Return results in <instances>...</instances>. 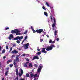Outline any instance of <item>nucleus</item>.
Segmentation results:
<instances>
[{
  "instance_id": "c03bdc74",
  "label": "nucleus",
  "mask_w": 80,
  "mask_h": 80,
  "mask_svg": "<svg viewBox=\"0 0 80 80\" xmlns=\"http://www.w3.org/2000/svg\"><path fill=\"white\" fill-rule=\"evenodd\" d=\"M56 40L57 42H58V41H59V38H57L56 39Z\"/></svg>"
},
{
  "instance_id": "ddd939ff",
  "label": "nucleus",
  "mask_w": 80,
  "mask_h": 80,
  "mask_svg": "<svg viewBox=\"0 0 80 80\" xmlns=\"http://www.w3.org/2000/svg\"><path fill=\"white\" fill-rule=\"evenodd\" d=\"M12 53L14 54L15 53L17 54V53H18V51H16V50H14L13 51H12Z\"/></svg>"
},
{
  "instance_id": "052dcab7",
  "label": "nucleus",
  "mask_w": 80,
  "mask_h": 80,
  "mask_svg": "<svg viewBox=\"0 0 80 80\" xmlns=\"http://www.w3.org/2000/svg\"><path fill=\"white\" fill-rule=\"evenodd\" d=\"M30 73H31V74H32V72H30Z\"/></svg>"
},
{
  "instance_id": "13d9d810",
  "label": "nucleus",
  "mask_w": 80,
  "mask_h": 80,
  "mask_svg": "<svg viewBox=\"0 0 80 80\" xmlns=\"http://www.w3.org/2000/svg\"><path fill=\"white\" fill-rule=\"evenodd\" d=\"M53 30H55V28H53Z\"/></svg>"
},
{
  "instance_id": "5701e85b",
  "label": "nucleus",
  "mask_w": 80,
  "mask_h": 80,
  "mask_svg": "<svg viewBox=\"0 0 80 80\" xmlns=\"http://www.w3.org/2000/svg\"><path fill=\"white\" fill-rule=\"evenodd\" d=\"M21 70V73L22 74H23V71L22 69H20Z\"/></svg>"
},
{
  "instance_id": "de8ad7c7",
  "label": "nucleus",
  "mask_w": 80,
  "mask_h": 80,
  "mask_svg": "<svg viewBox=\"0 0 80 80\" xmlns=\"http://www.w3.org/2000/svg\"><path fill=\"white\" fill-rule=\"evenodd\" d=\"M6 58V56H4V57H3V59H5V58Z\"/></svg>"
},
{
  "instance_id": "2f4dec72",
  "label": "nucleus",
  "mask_w": 80,
  "mask_h": 80,
  "mask_svg": "<svg viewBox=\"0 0 80 80\" xmlns=\"http://www.w3.org/2000/svg\"><path fill=\"white\" fill-rule=\"evenodd\" d=\"M24 67H27V64L26 63H24Z\"/></svg>"
},
{
  "instance_id": "20e7f679",
  "label": "nucleus",
  "mask_w": 80,
  "mask_h": 80,
  "mask_svg": "<svg viewBox=\"0 0 80 80\" xmlns=\"http://www.w3.org/2000/svg\"><path fill=\"white\" fill-rule=\"evenodd\" d=\"M16 74L17 75V76L16 78L15 79V80H18V68H17L16 69Z\"/></svg>"
},
{
  "instance_id": "0eeeda50",
  "label": "nucleus",
  "mask_w": 80,
  "mask_h": 80,
  "mask_svg": "<svg viewBox=\"0 0 80 80\" xmlns=\"http://www.w3.org/2000/svg\"><path fill=\"white\" fill-rule=\"evenodd\" d=\"M57 23H56V19L54 18V21L53 22V23L52 24V27H53V28H54V27H55V25Z\"/></svg>"
},
{
  "instance_id": "4d7b16f0",
  "label": "nucleus",
  "mask_w": 80,
  "mask_h": 80,
  "mask_svg": "<svg viewBox=\"0 0 80 80\" xmlns=\"http://www.w3.org/2000/svg\"><path fill=\"white\" fill-rule=\"evenodd\" d=\"M1 65H2V64L1 63H0V67H2V66H1Z\"/></svg>"
},
{
  "instance_id": "f3484780",
  "label": "nucleus",
  "mask_w": 80,
  "mask_h": 80,
  "mask_svg": "<svg viewBox=\"0 0 80 80\" xmlns=\"http://www.w3.org/2000/svg\"><path fill=\"white\" fill-rule=\"evenodd\" d=\"M54 34L55 35L54 37H56V36H57V30H55L54 33Z\"/></svg>"
},
{
  "instance_id": "bf43d9fd",
  "label": "nucleus",
  "mask_w": 80,
  "mask_h": 80,
  "mask_svg": "<svg viewBox=\"0 0 80 80\" xmlns=\"http://www.w3.org/2000/svg\"><path fill=\"white\" fill-rule=\"evenodd\" d=\"M28 63H29V62H26V63L27 64Z\"/></svg>"
},
{
  "instance_id": "f8f14e48",
  "label": "nucleus",
  "mask_w": 80,
  "mask_h": 80,
  "mask_svg": "<svg viewBox=\"0 0 80 80\" xmlns=\"http://www.w3.org/2000/svg\"><path fill=\"white\" fill-rule=\"evenodd\" d=\"M35 59H37V60H38L39 59V58H38V56H35L32 59V60H35Z\"/></svg>"
},
{
  "instance_id": "09e8293b",
  "label": "nucleus",
  "mask_w": 80,
  "mask_h": 80,
  "mask_svg": "<svg viewBox=\"0 0 80 80\" xmlns=\"http://www.w3.org/2000/svg\"><path fill=\"white\" fill-rule=\"evenodd\" d=\"M37 50H38V51H40V49L39 48H38Z\"/></svg>"
},
{
  "instance_id": "5fc2aeb1",
  "label": "nucleus",
  "mask_w": 80,
  "mask_h": 80,
  "mask_svg": "<svg viewBox=\"0 0 80 80\" xmlns=\"http://www.w3.org/2000/svg\"><path fill=\"white\" fill-rule=\"evenodd\" d=\"M47 36L48 38H49V36H48V35H47Z\"/></svg>"
},
{
  "instance_id": "9b49d317",
  "label": "nucleus",
  "mask_w": 80,
  "mask_h": 80,
  "mask_svg": "<svg viewBox=\"0 0 80 80\" xmlns=\"http://www.w3.org/2000/svg\"><path fill=\"white\" fill-rule=\"evenodd\" d=\"M19 32H20L19 31L18 29H17L16 32V35H21V33Z\"/></svg>"
},
{
  "instance_id": "6ab92c4d",
  "label": "nucleus",
  "mask_w": 80,
  "mask_h": 80,
  "mask_svg": "<svg viewBox=\"0 0 80 80\" xmlns=\"http://www.w3.org/2000/svg\"><path fill=\"white\" fill-rule=\"evenodd\" d=\"M8 72H9L8 70L6 71V72H5V75H6V76H7V75L8 74Z\"/></svg>"
},
{
  "instance_id": "2eb2a0df",
  "label": "nucleus",
  "mask_w": 80,
  "mask_h": 80,
  "mask_svg": "<svg viewBox=\"0 0 80 80\" xmlns=\"http://www.w3.org/2000/svg\"><path fill=\"white\" fill-rule=\"evenodd\" d=\"M17 29H15L14 30H12L11 31V33H16V31Z\"/></svg>"
},
{
  "instance_id": "a19ab883",
  "label": "nucleus",
  "mask_w": 80,
  "mask_h": 80,
  "mask_svg": "<svg viewBox=\"0 0 80 80\" xmlns=\"http://www.w3.org/2000/svg\"><path fill=\"white\" fill-rule=\"evenodd\" d=\"M12 50V48L11 47L10 48V52H11Z\"/></svg>"
},
{
  "instance_id": "0e129e2a",
  "label": "nucleus",
  "mask_w": 80,
  "mask_h": 80,
  "mask_svg": "<svg viewBox=\"0 0 80 80\" xmlns=\"http://www.w3.org/2000/svg\"><path fill=\"white\" fill-rule=\"evenodd\" d=\"M32 72H33V70H32Z\"/></svg>"
},
{
  "instance_id": "9d476101",
  "label": "nucleus",
  "mask_w": 80,
  "mask_h": 80,
  "mask_svg": "<svg viewBox=\"0 0 80 80\" xmlns=\"http://www.w3.org/2000/svg\"><path fill=\"white\" fill-rule=\"evenodd\" d=\"M17 62H19V58H18V57H16V59L14 60V62L16 63Z\"/></svg>"
},
{
  "instance_id": "49530a36",
  "label": "nucleus",
  "mask_w": 80,
  "mask_h": 80,
  "mask_svg": "<svg viewBox=\"0 0 80 80\" xmlns=\"http://www.w3.org/2000/svg\"><path fill=\"white\" fill-rule=\"evenodd\" d=\"M55 41H54L52 42V43H55Z\"/></svg>"
},
{
  "instance_id": "a18cd8bd",
  "label": "nucleus",
  "mask_w": 80,
  "mask_h": 80,
  "mask_svg": "<svg viewBox=\"0 0 80 80\" xmlns=\"http://www.w3.org/2000/svg\"><path fill=\"white\" fill-rule=\"evenodd\" d=\"M27 38V36H26L25 37L24 40H26Z\"/></svg>"
},
{
  "instance_id": "1a4fd4ad",
  "label": "nucleus",
  "mask_w": 80,
  "mask_h": 80,
  "mask_svg": "<svg viewBox=\"0 0 80 80\" xmlns=\"http://www.w3.org/2000/svg\"><path fill=\"white\" fill-rule=\"evenodd\" d=\"M46 49V48H42L41 52H42V53H47V52L45 51Z\"/></svg>"
},
{
  "instance_id": "412c9836",
  "label": "nucleus",
  "mask_w": 80,
  "mask_h": 80,
  "mask_svg": "<svg viewBox=\"0 0 80 80\" xmlns=\"http://www.w3.org/2000/svg\"><path fill=\"white\" fill-rule=\"evenodd\" d=\"M13 64L14 65V67L15 68H16L17 67V64H16V62H13Z\"/></svg>"
},
{
  "instance_id": "6e6552de",
  "label": "nucleus",
  "mask_w": 80,
  "mask_h": 80,
  "mask_svg": "<svg viewBox=\"0 0 80 80\" xmlns=\"http://www.w3.org/2000/svg\"><path fill=\"white\" fill-rule=\"evenodd\" d=\"M50 8L51 9V12L52 14H54V10H53V7H50Z\"/></svg>"
},
{
  "instance_id": "f03ea898",
  "label": "nucleus",
  "mask_w": 80,
  "mask_h": 80,
  "mask_svg": "<svg viewBox=\"0 0 80 80\" xmlns=\"http://www.w3.org/2000/svg\"><path fill=\"white\" fill-rule=\"evenodd\" d=\"M43 66L42 65L41 66V64H40L38 67V69L37 72L38 73H40L41 71L42 70V68H43Z\"/></svg>"
},
{
  "instance_id": "f704fd0d",
  "label": "nucleus",
  "mask_w": 80,
  "mask_h": 80,
  "mask_svg": "<svg viewBox=\"0 0 80 80\" xmlns=\"http://www.w3.org/2000/svg\"><path fill=\"white\" fill-rule=\"evenodd\" d=\"M16 42L17 43H20V41L18 40L16 41Z\"/></svg>"
},
{
  "instance_id": "8fccbe9b",
  "label": "nucleus",
  "mask_w": 80,
  "mask_h": 80,
  "mask_svg": "<svg viewBox=\"0 0 80 80\" xmlns=\"http://www.w3.org/2000/svg\"><path fill=\"white\" fill-rule=\"evenodd\" d=\"M31 28L32 29V30H33V27H32V26H31Z\"/></svg>"
},
{
  "instance_id": "e2e57ef3",
  "label": "nucleus",
  "mask_w": 80,
  "mask_h": 80,
  "mask_svg": "<svg viewBox=\"0 0 80 80\" xmlns=\"http://www.w3.org/2000/svg\"><path fill=\"white\" fill-rule=\"evenodd\" d=\"M5 43H7V42H5Z\"/></svg>"
},
{
  "instance_id": "aec40b11",
  "label": "nucleus",
  "mask_w": 80,
  "mask_h": 80,
  "mask_svg": "<svg viewBox=\"0 0 80 80\" xmlns=\"http://www.w3.org/2000/svg\"><path fill=\"white\" fill-rule=\"evenodd\" d=\"M30 76V74H29V73H27L26 75V77H29V76Z\"/></svg>"
},
{
  "instance_id": "6e6d98bb",
  "label": "nucleus",
  "mask_w": 80,
  "mask_h": 80,
  "mask_svg": "<svg viewBox=\"0 0 80 80\" xmlns=\"http://www.w3.org/2000/svg\"><path fill=\"white\" fill-rule=\"evenodd\" d=\"M25 39H24V40H23L22 41V42H25Z\"/></svg>"
},
{
  "instance_id": "7c9ffc66",
  "label": "nucleus",
  "mask_w": 80,
  "mask_h": 80,
  "mask_svg": "<svg viewBox=\"0 0 80 80\" xmlns=\"http://www.w3.org/2000/svg\"><path fill=\"white\" fill-rule=\"evenodd\" d=\"M35 77H37V74H36L34 75V78H35Z\"/></svg>"
},
{
  "instance_id": "c85d7f7f",
  "label": "nucleus",
  "mask_w": 80,
  "mask_h": 80,
  "mask_svg": "<svg viewBox=\"0 0 80 80\" xmlns=\"http://www.w3.org/2000/svg\"><path fill=\"white\" fill-rule=\"evenodd\" d=\"M30 75L31 77H33L34 76L33 74H30Z\"/></svg>"
},
{
  "instance_id": "7ed1b4c3",
  "label": "nucleus",
  "mask_w": 80,
  "mask_h": 80,
  "mask_svg": "<svg viewBox=\"0 0 80 80\" xmlns=\"http://www.w3.org/2000/svg\"><path fill=\"white\" fill-rule=\"evenodd\" d=\"M23 36H17L16 38H14L13 39V40H20L21 39H23Z\"/></svg>"
},
{
  "instance_id": "a878e982",
  "label": "nucleus",
  "mask_w": 80,
  "mask_h": 80,
  "mask_svg": "<svg viewBox=\"0 0 80 80\" xmlns=\"http://www.w3.org/2000/svg\"><path fill=\"white\" fill-rule=\"evenodd\" d=\"M34 67H35L36 68H37V67H38V65H37V64H34Z\"/></svg>"
},
{
  "instance_id": "4c0bfd02",
  "label": "nucleus",
  "mask_w": 80,
  "mask_h": 80,
  "mask_svg": "<svg viewBox=\"0 0 80 80\" xmlns=\"http://www.w3.org/2000/svg\"><path fill=\"white\" fill-rule=\"evenodd\" d=\"M6 48L7 50H8V45H7L6 46Z\"/></svg>"
},
{
  "instance_id": "37998d69",
  "label": "nucleus",
  "mask_w": 80,
  "mask_h": 80,
  "mask_svg": "<svg viewBox=\"0 0 80 80\" xmlns=\"http://www.w3.org/2000/svg\"><path fill=\"white\" fill-rule=\"evenodd\" d=\"M10 28H6V30H9V29Z\"/></svg>"
},
{
  "instance_id": "dca6fc26",
  "label": "nucleus",
  "mask_w": 80,
  "mask_h": 80,
  "mask_svg": "<svg viewBox=\"0 0 80 80\" xmlns=\"http://www.w3.org/2000/svg\"><path fill=\"white\" fill-rule=\"evenodd\" d=\"M54 18L55 19V18L53 16H51V21H53V19L54 20Z\"/></svg>"
},
{
  "instance_id": "e433bc0d",
  "label": "nucleus",
  "mask_w": 80,
  "mask_h": 80,
  "mask_svg": "<svg viewBox=\"0 0 80 80\" xmlns=\"http://www.w3.org/2000/svg\"><path fill=\"white\" fill-rule=\"evenodd\" d=\"M52 42V40L51 39H50V40L49 41V43H51Z\"/></svg>"
},
{
  "instance_id": "393cba45",
  "label": "nucleus",
  "mask_w": 80,
  "mask_h": 80,
  "mask_svg": "<svg viewBox=\"0 0 80 80\" xmlns=\"http://www.w3.org/2000/svg\"><path fill=\"white\" fill-rule=\"evenodd\" d=\"M29 66L31 67H32V63H29Z\"/></svg>"
},
{
  "instance_id": "a211bd4d",
  "label": "nucleus",
  "mask_w": 80,
  "mask_h": 80,
  "mask_svg": "<svg viewBox=\"0 0 80 80\" xmlns=\"http://www.w3.org/2000/svg\"><path fill=\"white\" fill-rule=\"evenodd\" d=\"M12 62V60H9L7 62V64H8V63H10V62Z\"/></svg>"
},
{
  "instance_id": "bb28decb",
  "label": "nucleus",
  "mask_w": 80,
  "mask_h": 80,
  "mask_svg": "<svg viewBox=\"0 0 80 80\" xmlns=\"http://www.w3.org/2000/svg\"><path fill=\"white\" fill-rule=\"evenodd\" d=\"M5 52V49H4L2 50V53H4Z\"/></svg>"
},
{
  "instance_id": "4be33fe9",
  "label": "nucleus",
  "mask_w": 80,
  "mask_h": 80,
  "mask_svg": "<svg viewBox=\"0 0 80 80\" xmlns=\"http://www.w3.org/2000/svg\"><path fill=\"white\" fill-rule=\"evenodd\" d=\"M44 14L45 15H46V17H48V13H47L46 12H44Z\"/></svg>"
},
{
  "instance_id": "864d4df0",
  "label": "nucleus",
  "mask_w": 80,
  "mask_h": 80,
  "mask_svg": "<svg viewBox=\"0 0 80 80\" xmlns=\"http://www.w3.org/2000/svg\"><path fill=\"white\" fill-rule=\"evenodd\" d=\"M22 57H24V56H25V54H22Z\"/></svg>"
},
{
  "instance_id": "680f3d73",
  "label": "nucleus",
  "mask_w": 80,
  "mask_h": 80,
  "mask_svg": "<svg viewBox=\"0 0 80 80\" xmlns=\"http://www.w3.org/2000/svg\"><path fill=\"white\" fill-rule=\"evenodd\" d=\"M23 42H22V44H23Z\"/></svg>"
},
{
  "instance_id": "4468645a",
  "label": "nucleus",
  "mask_w": 80,
  "mask_h": 80,
  "mask_svg": "<svg viewBox=\"0 0 80 80\" xmlns=\"http://www.w3.org/2000/svg\"><path fill=\"white\" fill-rule=\"evenodd\" d=\"M13 38V36L12 34H10L9 37H8L9 40H12V38Z\"/></svg>"
},
{
  "instance_id": "f257e3e1",
  "label": "nucleus",
  "mask_w": 80,
  "mask_h": 80,
  "mask_svg": "<svg viewBox=\"0 0 80 80\" xmlns=\"http://www.w3.org/2000/svg\"><path fill=\"white\" fill-rule=\"evenodd\" d=\"M55 45L52 44L49 46H48L46 48L47 51H50V50H52L53 49V48H55Z\"/></svg>"
},
{
  "instance_id": "79ce46f5",
  "label": "nucleus",
  "mask_w": 80,
  "mask_h": 80,
  "mask_svg": "<svg viewBox=\"0 0 80 80\" xmlns=\"http://www.w3.org/2000/svg\"><path fill=\"white\" fill-rule=\"evenodd\" d=\"M13 57H15V55H12V58H13Z\"/></svg>"
},
{
  "instance_id": "ea45409f",
  "label": "nucleus",
  "mask_w": 80,
  "mask_h": 80,
  "mask_svg": "<svg viewBox=\"0 0 80 80\" xmlns=\"http://www.w3.org/2000/svg\"><path fill=\"white\" fill-rule=\"evenodd\" d=\"M43 40L42 39H41L40 40V42H42V41H43Z\"/></svg>"
},
{
  "instance_id": "c756f323",
  "label": "nucleus",
  "mask_w": 80,
  "mask_h": 80,
  "mask_svg": "<svg viewBox=\"0 0 80 80\" xmlns=\"http://www.w3.org/2000/svg\"><path fill=\"white\" fill-rule=\"evenodd\" d=\"M46 4L47 5L48 7H50V5H49V4H48V2H46Z\"/></svg>"
},
{
  "instance_id": "c9c22d12",
  "label": "nucleus",
  "mask_w": 80,
  "mask_h": 80,
  "mask_svg": "<svg viewBox=\"0 0 80 80\" xmlns=\"http://www.w3.org/2000/svg\"><path fill=\"white\" fill-rule=\"evenodd\" d=\"M9 67H10L11 68H12V67H13V64H11L9 65Z\"/></svg>"
},
{
  "instance_id": "58836bf2",
  "label": "nucleus",
  "mask_w": 80,
  "mask_h": 80,
  "mask_svg": "<svg viewBox=\"0 0 80 80\" xmlns=\"http://www.w3.org/2000/svg\"><path fill=\"white\" fill-rule=\"evenodd\" d=\"M42 8H43V9L44 10H46V8H45V7L43 6V7H42Z\"/></svg>"
},
{
  "instance_id": "603ef678",
  "label": "nucleus",
  "mask_w": 80,
  "mask_h": 80,
  "mask_svg": "<svg viewBox=\"0 0 80 80\" xmlns=\"http://www.w3.org/2000/svg\"><path fill=\"white\" fill-rule=\"evenodd\" d=\"M7 70H9V68H6Z\"/></svg>"
},
{
  "instance_id": "72a5a7b5",
  "label": "nucleus",
  "mask_w": 80,
  "mask_h": 80,
  "mask_svg": "<svg viewBox=\"0 0 80 80\" xmlns=\"http://www.w3.org/2000/svg\"><path fill=\"white\" fill-rule=\"evenodd\" d=\"M28 32V31L27 30L25 31V32H24V34H25V35H26V34H27V33Z\"/></svg>"
},
{
  "instance_id": "3c124183",
  "label": "nucleus",
  "mask_w": 80,
  "mask_h": 80,
  "mask_svg": "<svg viewBox=\"0 0 80 80\" xmlns=\"http://www.w3.org/2000/svg\"><path fill=\"white\" fill-rule=\"evenodd\" d=\"M26 60H27V61H28V62H29L30 60L28 59H26Z\"/></svg>"
},
{
  "instance_id": "39448f33",
  "label": "nucleus",
  "mask_w": 80,
  "mask_h": 80,
  "mask_svg": "<svg viewBox=\"0 0 80 80\" xmlns=\"http://www.w3.org/2000/svg\"><path fill=\"white\" fill-rule=\"evenodd\" d=\"M42 32H43V29H37L36 30V32L38 33H41Z\"/></svg>"
},
{
  "instance_id": "cd10ccee",
  "label": "nucleus",
  "mask_w": 80,
  "mask_h": 80,
  "mask_svg": "<svg viewBox=\"0 0 80 80\" xmlns=\"http://www.w3.org/2000/svg\"><path fill=\"white\" fill-rule=\"evenodd\" d=\"M22 73H19V76L20 77H21V76L22 75Z\"/></svg>"
},
{
  "instance_id": "b1692460",
  "label": "nucleus",
  "mask_w": 80,
  "mask_h": 80,
  "mask_svg": "<svg viewBox=\"0 0 80 80\" xmlns=\"http://www.w3.org/2000/svg\"><path fill=\"white\" fill-rule=\"evenodd\" d=\"M37 55H40L41 54V52H39L37 53Z\"/></svg>"
},
{
  "instance_id": "423d86ee",
  "label": "nucleus",
  "mask_w": 80,
  "mask_h": 80,
  "mask_svg": "<svg viewBox=\"0 0 80 80\" xmlns=\"http://www.w3.org/2000/svg\"><path fill=\"white\" fill-rule=\"evenodd\" d=\"M23 45L25 49H27L28 48V46H29V43H27Z\"/></svg>"
},
{
  "instance_id": "473e14b6",
  "label": "nucleus",
  "mask_w": 80,
  "mask_h": 80,
  "mask_svg": "<svg viewBox=\"0 0 80 80\" xmlns=\"http://www.w3.org/2000/svg\"><path fill=\"white\" fill-rule=\"evenodd\" d=\"M32 32H33V33H35V32H37V30L35 31V30H34V29H32Z\"/></svg>"
}]
</instances>
